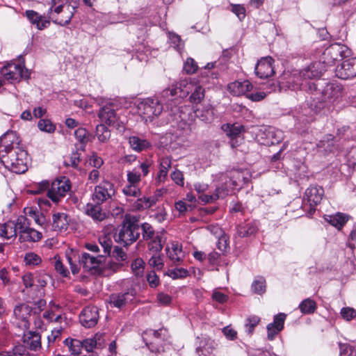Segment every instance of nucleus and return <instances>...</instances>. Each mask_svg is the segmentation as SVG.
I'll list each match as a JSON object with an SVG mask.
<instances>
[{
  "mask_svg": "<svg viewBox=\"0 0 356 356\" xmlns=\"http://www.w3.org/2000/svg\"><path fill=\"white\" fill-rule=\"evenodd\" d=\"M19 145L16 132H6L0 139V161L13 172L22 174L27 170V153Z\"/></svg>",
  "mask_w": 356,
  "mask_h": 356,
  "instance_id": "1",
  "label": "nucleus"
},
{
  "mask_svg": "<svg viewBox=\"0 0 356 356\" xmlns=\"http://www.w3.org/2000/svg\"><path fill=\"white\" fill-rule=\"evenodd\" d=\"M308 89L311 91L309 97H307L308 109H305V115H309L307 118L306 122L312 121L313 113L320 112L325 106L332 104L337 100L341 95V87L337 84H327L323 90L318 88V84L315 83H309Z\"/></svg>",
  "mask_w": 356,
  "mask_h": 356,
  "instance_id": "2",
  "label": "nucleus"
},
{
  "mask_svg": "<svg viewBox=\"0 0 356 356\" xmlns=\"http://www.w3.org/2000/svg\"><path fill=\"white\" fill-rule=\"evenodd\" d=\"M237 175L238 178L241 175L238 171L230 172L227 173H219L216 175L218 180V185L212 194H204L209 189V185L205 183L196 182L193 187L195 191L200 194L199 199L204 204L214 203L218 199H223L227 197L231 189L237 186V181L234 180Z\"/></svg>",
  "mask_w": 356,
  "mask_h": 356,
  "instance_id": "3",
  "label": "nucleus"
},
{
  "mask_svg": "<svg viewBox=\"0 0 356 356\" xmlns=\"http://www.w3.org/2000/svg\"><path fill=\"white\" fill-rule=\"evenodd\" d=\"M66 260L73 275L79 273L81 266H83L86 271L93 273L96 272L99 264L104 260V256L98 255L95 257L87 252L79 254L77 252L70 250L66 252Z\"/></svg>",
  "mask_w": 356,
  "mask_h": 356,
  "instance_id": "4",
  "label": "nucleus"
},
{
  "mask_svg": "<svg viewBox=\"0 0 356 356\" xmlns=\"http://www.w3.org/2000/svg\"><path fill=\"white\" fill-rule=\"evenodd\" d=\"M319 66L320 63H312L300 72L293 73L288 81L289 88L292 90L298 89L305 90L309 95L311 91L308 89L309 83H316L307 80L318 78L321 76V70L319 69Z\"/></svg>",
  "mask_w": 356,
  "mask_h": 356,
  "instance_id": "5",
  "label": "nucleus"
},
{
  "mask_svg": "<svg viewBox=\"0 0 356 356\" xmlns=\"http://www.w3.org/2000/svg\"><path fill=\"white\" fill-rule=\"evenodd\" d=\"M140 234V225L137 218L126 216L118 233L115 236V240L124 245H129L136 241Z\"/></svg>",
  "mask_w": 356,
  "mask_h": 356,
  "instance_id": "6",
  "label": "nucleus"
},
{
  "mask_svg": "<svg viewBox=\"0 0 356 356\" xmlns=\"http://www.w3.org/2000/svg\"><path fill=\"white\" fill-rule=\"evenodd\" d=\"M163 110V104L158 97H147L139 101L137 111L145 122H152Z\"/></svg>",
  "mask_w": 356,
  "mask_h": 356,
  "instance_id": "7",
  "label": "nucleus"
},
{
  "mask_svg": "<svg viewBox=\"0 0 356 356\" xmlns=\"http://www.w3.org/2000/svg\"><path fill=\"white\" fill-rule=\"evenodd\" d=\"M166 330L161 328L158 330H149L143 334V339L146 346L152 352L161 353L165 351L164 339Z\"/></svg>",
  "mask_w": 356,
  "mask_h": 356,
  "instance_id": "8",
  "label": "nucleus"
},
{
  "mask_svg": "<svg viewBox=\"0 0 356 356\" xmlns=\"http://www.w3.org/2000/svg\"><path fill=\"white\" fill-rule=\"evenodd\" d=\"M349 54V48L341 43H334L327 47L323 53V62L330 65L336 60L346 57Z\"/></svg>",
  "mask_w": 356,
  "mask_h": 356,
  "instance_id": "9",
  "label": "nucleus"
},
{
  "mask_svg": "<svg viewBox=\"0 0 356 356\" xmlns=\"http://www.w3.org/2000/svg\"><path fill=\"white\" fill-rule=\"evenodd\" d=\"M2 76L10 82H19L21 79H28L30 76L29 70L22 64H8L1 68Z\"/></svg>",
  "mask_w": 356,
  "mask_h": 356,
  "instance_id": "10",
  "label": "nucleus"
},
{
  "mask_svg": "<svg viewBox=\"0 0 356 356\" xmlns=\"http://www.w3.org/2000/svg\"><path fill=\"white\" fill-rule=\"evenodd\" d=\"M115 193L114 184L108 181L103 180L95 186L92 194V200L97 204H102L109 199H111Z\"/></svg>",
  "mask_w": 356,
  "mask_h": 356,
  "instance_id": "11",
  "label": "nucleus"
},
{
  "mask_svg": "<svg viewBox=\"0 0 356 356\" xmlns=\"http://www.w3.org/2000/svg\"><path fill=\"white\" fill-rule=\"evenodd\" d=\"M194 83L195 81H192L191 79L181 80L175 86H172V88L163 90L161 97L165 99H168L170 97L184 98L190 93V90Z\"/></svg>",
  "mask_w": 356,
  "mask_h": 356,
  "instance_id": "12",
  "label": "nucleus"
},
{
  "mask_svg": "<svg viewBox=\"0 0 356 356\" xmlns=\"http://www.w3.org/2000/svg\"><path fill=\"white\" fill-rule=\"evenodd\" d=\"M70 188L71 185L69 179L65 177L61 179H56L51 183V187L48 190V197L53 202H58L60 198L65 196L70 191Z\"/></svg>",
  "mask_w": 356,
  "mask_h": 356,
  "instance_id": "13",
  "label": "nucleus"
},
{
  "mask_svg": "<svg viewBox=\"0 0 356 356\" xmlns=\"http://www.w3.org/2000/svg\"><path fill=\"white\" fill-rule=\"evenodd\" d=\"M324 195V190L318 186H311L307 188L305 193L304 201L309 204V214L312 215L315 211V207L321 202Z\"/></svg>",
  "mask_w": 356,
  "mask_h": 356,
  "instance_id": "14",
  "label": "nucleus"
},
{
  "mask_svg": "<svg viewBox=\"0 0 356 356\" xmlns=\"http://www.w3.org/2000/svg\"><path fill=\"white\" fill-rule=\"evenodd\" d=\"M336 76L341 79L356 76V57L344 60L336 69Z\"/></svg>",
  "mask_w": 356,
  "mask_h": 356,
  "instance_id": "15",
  "label": "nucleus"
},
{
  "mask_svg": "<svg viewBox=\"0 0 356 356\" xmlns=\"http://www.w3.org/2000/svg\"><path fill=\"white\" fill-rule=\"evenodd\" d=\"M98 320V309L94 306L85 307L79 315V321L81 324L86 328H91L95 326Z\"/></svg>",
  "mask_w": 356,
  "mask_h": 356,
  "instance_id": "16",
  "label": "nucleus"
},
{
  "mask_svg": "<svg viewBox=\"0 0 356 356\" xmlns=\"http://www.w3.org/2000/svg\"><path fill=\"white\" fill-rule=\"evenodd\" d=\"M222 129L229 138V143L232 147H238L242 140L241 134L243 131V127L239 124H225L222 126Z\"/></svg>",
  "mask_w": 356,
  "mask_h": 356,
  "instance_id": "17",
  "label": "nucleus"
},
{
  "mask_svg": "<svg viewBox=\"0 0 356 356\" xmlns=\"http://www.w3.org/2000/svg\"><path fill=\"white\" fill-rule=\"evenodd\" d=\"M165 252L170 260L176 265L180 264L185 257V252L182 250L181 244L177 241L168 243Z\"/></svg>",
  "mask_w": 356,
  "mask_h": 356,
  "instance_id": "18",
  "label": "nucleus"
},
{
  "mask_svg": "<svg viewBox=\"0 0 356 356\" xmlns=\"http://www.w3.org/2000/svg\"><path fill=\"white\" fill-rule=\"evenodd\" d=\"M273 58L266 56L259 60L255 66V73L261 79H266L274 74L273 67Z\"/></svg>",
  "mask_w": 356,
  "mask_h": 356,
  "instance_id": "19",
  "label": "nucleus"
},
{
  "mask_svg": "<svg viewBox=\"0 0 356 356\" xmlns=\"http://www.w3.org/2000/svg\"><path fill=\"white\" fill-rule=\"evenodd\" d=\"M135 295V290L134 289H129L123 293H112L109 296L108 302L113 307L120 309L129 301H131Z\"/></svg>",
  "mask_w": 356,
  "mask_h": 356,
  "instance_id": "20",
  "label": "nucleus"
},
{
  "mask_svg": "<svg viewBox=\"0 0 356 356\" xmlns=\"http://www.w3.org/2000/svg\"><path fill=\"white\" fill-rule=\"evenodd\" d=\"M286 315L280 313L274 316L273 322L267 325L268 339L273 340L275 336L282 330Z\"/></svg>",
  "mask_w": 356,
  "mask_h": 356,
  "instance_id": "21",
  "label": "nucleus"
},
{
  "mask_svg": "<svg viewBox=\"0 0 356 356\" xmlns=\"http://www.w3.org/2000/svg\"><path fill=\"white\" fill-rule=\"evenodd\" d=\"M253 88L252 84L248 81H234L228 85V90L234 96L245 95Z\"/></svg>",
  "mask_w": 356,
  "mask_h": 356,
  "instance_id": "22",
  "label": "nucleus"
},
{
  "mask_svg": "<svg viewBox=\"0 0 356 356\" xmlns=\"http://www.w3.org/2000/svg\"><path fill=\"white\" fill-rule=\"evenodd\" d=\"M13 312L16 318L22 321V325L28 328L29 326V318L33 312L32 308L29 305L23 303L17 305L15 307Z\"/></svg>",
  "mask_w": 356,
  "mask_h": 356,
  "instance_id": "23",
  "label": "nucleus"
},
{
  "mask_svg": "<svg viewBox=\"0 0 356 356\" xmlns=\"http://www.w3.org/2000/svg\"><path fill=\"white\" fill-rule=\"evenodd\" d=\"M100 205L88 203L85 207V213L95 222H102L108 216L106 212L102 211Z\"/></svg>",
  "mask_w": 356,
  "mask_h": 356,
  "instance_id": "24",
  "label": "nucleus"
},
{
  "mask_svg": "<svg viewBox=\"0 0 356 356\" xmlns=\"http://www.w3.org/2000/svg\"><path fill=\"white\" fill-rule=\"evenodd\" d=\"M197 118L206 123H211L214 120L213 107L210 104L202 105L194 110Z\"/></svg>",
  "mask_w": 356,
  "mask_h": 356,
  "instance_id": "25",
  "label": "nucleus"
},
{
  "mask_svg": "<svg viewBox=\"0 0 356 356\" xmlns=\"http://www.w3.org/2000/svg\"><path fill=\"white\" fill-rule=\"evenodd\" d=\"M23 342L31 350L37 351L41 348V337L36 332H27L23 336Z\"/></svg>",
  "mask_w": 356,
  "mask_h": 356,
  "instance_id": "26",
  "label": "nucleus"
},
{
  "mask_svg": "<svg viewBox=\"0 0 356 356\" xmlns=\"http://www.w3.org/2000/svg\"><path fill=\"white\" fill-rule=\"evenodd\" d=\"M98 115L101 121L108 125L113 124L117 120L115 110L112 104H107L102 107Z\"/></svg>",
  "mask_w": 356,
  "mask_h": 356,
  "instance_id": "27",
  "label": "nucleus"
},
{
  "mask_svg": "<svg viewBox=\"0 0 356 356\" xmlns=\"http://www.w3.org/2000/svg\"><path fill=\"white\" fill-rule=\"evenodd\" d=\"M104 334L97 333L93 337L81 341L83 348L87 352H92L95 348H102L104 343Z\"/></svg>",
  "mask_w": 356,
  "mask_h": 356,
  "instance_id": "28",
  "label": "nucleus"
},
{
  "mask_svg": "<svg viewBox=\"0 0 356 356\" xmlns=\"http://www.w3.org/2000/svg\"><path fill=\"white\" fill-rule=\"evenodd\" d=\"M157 202V198L155 195L142 197L138 199L132 204L134 211H140L151 208Z\"/></svg>",
  "mask_w": 356,
  "mask_h": 356,
  "instance_id": "29",
  "label": "nucleus"
},
{
  "mask_svg": "<svg viewBox=\"0 0 356 356\" xmlns=\"http://www.w3.org/2000/svg\"><path fill=\"white\" fill-rule=\"evenodd\" d=\"M168 115H170V118L168 120V123L172 122L179 123V127L184 129L188 126L186 114L180 108L174 107L168 112Z\"/></svg>",
  "mask_w": 356,
  "mask_h": 356,
  "instance_id": "30",
  "label": "nucleus"
},
{
  "mask_svg": "<svg viewBox=\"0 0 356 356\" xmlns=\"http://www.w3.org/2000/svg\"><path fill=\"white\" fill-rule=\"evenodd\" d=\"M52 226L55 231L62 232L67 229L69 217L65 213H56L53 215Z\"/></svg>",
  "mask_w": 356,
  "mask_h": 356,
  "instance_id": "31",
  "label": "nucleus"
},
{
  "mask_svg": "<svg viewBox=\"0 0 356 356\" xmlns=\"http://www.w3.org/2000/svg\"><path fill=\"white\" fill-rule=\"evenodd\" d=\"M263 134L266 137V140L263 142V143L266 145H271L275 143H278L282 138V131L280 130H275L273 127L265 129Z\"/></svg>",
  "mask_w": 356,
  "mask_h": 356,
  "instance_id": "32",
  "label": "nucleus"
},
{
  "mask_svg": "<svg viewBox=\"0 0 356 356\" xmlns=\"http://www.w3.org/2000/svg\"><path fill=\"white\" fill-rule=\"evenodd\" d=\"M334 137L331 135H325L321 140L316 143V147L318 151L329 153L333 152L334 149Z\"/></svg>",
  "mask_w": 356,
  "mask_h": 356,
  "instance_id": "33",
  "label": "nucleus"
},
{
  "mask_svg": "<svg viewBox=\"0 0 356 356\" xmlns=\"http://www.w3.org/2000/svg\"><path fill=\"white\" fill-rule=\"evenodd\" d=\"M129 143L131 147L138 152L145 150L151 147V143L149 141L136 136H132L129 138Z\"/></svg>",
  "mask_w": 356,
  "mask_h": 356,
  "instance_id": "34",
  "label": "nucleus"
},
{
  "mask_svg": "<svg viewBox=\"0 0 356 356\" xmlns=\"http://www.w3.org/2000/svg\"><path fill=\"white\" fill-rule=\"evenodd\" d=\"M348 216L342 213H337L334 215L326 216L325 217L326 221L338 229H341L348 221Z\"/></svg>",
  "mask_w": 356,
  "mask_h": 356,
  "instance_id": "35",
  "label": "nucleus"
},
{
  "mask_svg": "<svg viewBox=\"0 0 356 356\" xmlns=\"http://www.w3.org/2000/svg\"><path fill=\"white\" fill-rule=\"evenodd\" d=\"M204 89L198 83L195 82L193 83V87L190 90L191 92L189 97V100L191 103L199 104L204 97Z\"/></svg>",
  "mask_w": 356,
  "mask_h": 356,
  "instance_id": "36",
  "label": "nucleus"
},
{
  "mask_svg": "<svg viewBox=\"0 0 356 356\" xmlns=\"http://www.w3.org/2000/svg\"><path fill=\"white\" fill-rule=\"evenodd\" d=\"M17 233L14 221H8L0 225V236L6 239L16 237Z\"/></svg>",
  "mask_w": 356,
  "mask_h": 356,
  "instance_id": "37",
  "label": "nucleus"
},
{
  "mask_svg": "<svg viewBox=\"0 0 356 356\" xmlns=\"http://www.w3.org/2000/svg\"><path fill=\"white\" fill-rule=\"evenodd\" d=\"M74 136L80 143L79 149L84 151L87 143L90 140V134L85 128L79 127L75 130Z\"/></svg>",
  "mask_w": 356,
  "mask_h": 356,
  "instance_id": "38",
  "label": "nucleus"
},
{
  "mask_svg": "<svg viewBox=\"0 0 356 356\" xmlns=\"http://www.w3.org/2000/svg\"><path fill=\"white\" fill-rule=\"evenodd\" d=\"M147 254H161L163 249L161 243V237L160 235H156L154 239L147 241Z\"/></svg>",
  "mask_w": 356,
  "mask_h": 356,
  "instance_id": "39",
  "label": "nucleus"
},
{
  "mask_svg": "<svg viewBox=\"0 0 356 356\" xmlns=\"http://www.w3.org/2000/svg\"><path fill=\"white\" fill-rule=\"evenodd\" d=\"M42 233L33 229L29 227L26 232H24L22 234L20 235L19 240L21 241H32L36 242L40 241L42 238Z\"/></svg>",
  "mask_w": 356,
  "mask_h": 356,
  "instance_id": "40",
  "label": "nucleus"
},
{
  "mask_svg": "<svg viewBox=\"0 0 356 356\" xmlns=\"http://www.w3.org/2000/svg\"><path fill=\"white\" fill-rule=\"evenodd\" d=\"M99 243L103 248L106 255H111L113 248L112 236L110 234H104L99 237Z\"/></svg>",
  "mask_w": 356,
  "mask_h": 356,
  "instance_id": "41",
  "label": "nucleus"
},
{
  "mask_svg": "<svg viewBox=\"0 0 356 356\" xmlns=\"http://www.w3.org/2000/svg\"><path fill=\"white\" fill-rule=\"evenodd\" d=\"M258 230L255 222H250L238 227V234L241 237H248L255 234Z\"/></svg>",
  "mask_w": 356,
  "mask_h": 356,
  "instance_id": "42",
  "label": "nucleus"
},
{
  "mask_svg": "<svg viewBox=\"0 0 356 356\" xmlns=\"http://www.w3.org/2000/svg\"><path fill=\"white\" fill-rule=\"evenodd\" d=\"M171 167V160L168 157H163L161 160L160 170L158 173V178L160 181H164L168 176L169 168Z\"/></svg>",
  "mask_w": 356,
  "mask_h": 356,
  "instance_id": "43",
  "label": "nucleus"
},
{
  "mask_svg": "<svg viewBox=\"0 0 356 356\" xmlns=\"http://www.w3.org/2000/svg\"><path fill=\"white\" fill-rule=\"evenodd\" d=\"M299 308L302 314H313L316 309V303L311 298H307L300 303Z\"/></svg>",
  "mask_w": 356,
  "mask_h": 356,
  "instance_id": "44",
  "label": "nucleus"
},
{
  "mask_svg": "<svg viewBox=\"0 0 356 356\" xmlns=\"http://www.w3.org/2000/svg\"><path fill=\"white\" fill-rule=\"evenodd\" d=\"M252 291L257 294L261 295L266 291V280L261 276L255 277L252 283Z\"/></svg>",
  "mask_w": 356,
  "mask_h": 356,
  "instance_id": "45",
  "label": "nucleus"
},
{
  "mask_svg": "<svg viewBox=\"0 0 356 356\" xmlns=\"http://www.w3.org/2000/svg\"><path fill=\"white\" fill-rule=\"evenodd\" d=\"M122 193L126 197H138L141 195V191L138 185L127 184L122 188Z\"/></svg>",
  "mask_w": 356,
  "mask_h": 356,
  "instance_id": "46",
  "label": "nucleus"
},
{
  "mask_svg": "<svg viewBox=\"0 0 356 356\" xmlns=\"http://www.w3.org/2000/svg\"><path fill=\"white\" fill-rule=\"evenodd\" d=\"M140 227L142 230V236L143 240L147 241L156 238V236L157 234H156L154 229L150 224L147 222H144L141 225Z\"/></svg>",
  "mask_w": 356,
  "mask_h": 356,
  "instance_id": "47",
  "label": "nucleus"
},
{
  "mask_svg": "<svg viewBox=\"0 0 356 356\" xmlns=\"http://www.w3.org/2000/svg\"><path fill=\"white\" fill-rule=\"evenodd\" d=\"M96 135L101 143H106L111 137V132L105 125L99 124L97 126Z\"/></svg>",
  "mask_w": 356,
  "mask_h": 356,
  "instance_id": "48",
  "label": "nucleus"
},
{
  "mask_svg": "<svg viewBox=\"0 0 356 356\" xmlns=\"http://www.w3.org/2000/svg\"><path fill=\"white\" fill-rule=\"evenodd\" d=\"M15 225L16 226L17 232H18L20 236L29 227L30 222L27 218L21 216L15 222Z\"/></svg>",
  "mask_w": 356,
  "mask_h": 356,
  "instance_id": "49",
  "label": "nucleus"
},
{
  "mask_svg": "<svg viewBox=\"0 0 356 356\" xmlns=\"http://www.w3.org/2000/svg\"><path fill=\"white\" fill-rule=\"evenodd\" d=\"M54 268L56 271L60 274L63 277H67L70 275V272L67 268L65 266L63 261L60 259V257H54Z\"/></svg>",
  "mask_w": 356,
  "mask_h": 356,
  "instance_id": "50",
  "label": "nucleus"
},
{
  "mask_svg": "<svg viewBox=\"0 0 356 356\" xmlns=\"http://www.w3.org/2000/svg\"><path fill=\"white\" fill-rule=\"evenodd\" d=\"M148 255L149 256L148 264L150 266L155 268L157 270L163 268L164 264L161 254H151Z\"/></svg>",
  "mask_w": 356,
  "mask_h": 356,
  "instance_id": "51",
  "label": "nucleus"
},
{
  "mask_svg": "<svg viewBox=\"0 0 356 356\" xmlns=\"http://www.w3.org/2000/svg\"><path fill=\"white\" fill-rule=\"evenodd\" d=\"M198 66L195 60L188 58L184 63L183 70L188 74H193L197 72Z\"/></svg>",
  "mask_w": 356,
  "mask_h": 356,
  "instance_id": "52",
  "label": "nucleus"
},
{
  "mask_svg": "<svg viewBox=\"0 0 356 356\" xmlns=\"http://www.w3.org/2000/svg\"><path fill=\"white\" fill-rule=\"evenodd\" d=\"M144 265L145 262L142 259H136L131 263V270L133 273L137 277L142 276L144 272Z\"/></svg>",
  "mask_w": 356,
  "mask_h": 356,
  "instance_id": "53",
  "label": "nucleus"
},
{
  "mask_svg": "<svg viewBox=\"0 0 356 356\" xmlns=\"http://www.w3.org/2000/svg\"><path fill=\"white\" fill-rule=\"evenodd\" d=\"M168 40L170 44L177 51H180L183 48V42L179 35L169 32Z\"/></svg>",
  "mask_w": 356,
  "mask_h": 356,
  "instance_id": "54",
  "label": "nucleus"
},
{
  "mask_svg": "<svg viewBox=\"0 0 356 356\" xmlns=\"http://www.w3.org/2000/svg\"><path fill=\"white\" fill-rule=\"evenodd\" d=\"M38 127L42 131L52 133L55 130V126L53 123L47 119H42L38 122Z\"/></svg>",
  "mask_w": 356,
  "mask_h": 356,
  "instance_id": "55",
  "label": "nucleus"
},
{
  "mask_svg": "<svg viewBox=\"0 0 356 356\" xmlns=\"http://www.w3.org/2000/svg\"><path fill=\"white\" fill-rule=\"evenodd\" d=\"M259 320V318L256 316L248 318L245 327V331L248 334H251L252 333L254 327L258 325Z\"/></svg>",
  "mask_w": 356,
  "mask_h": 356,
  "instance_id": "56",
  "label": "nucleus"
},
{
  "mask_svg": "<svg viewBox=\"0 0 356 356\" xmlns=\"http://www.w3.org/2000/svg\"><path fill=\"white\" fill-rule=\"evenodd\" d=\"M127 176L128 184H130L138 185L141 180V175L136 169L128 171Z\"/></svg>",
  "mask_w": 356,
  "mask_h": 356,
  "instance_id": "57",
  "label": "nucleus"
},
{
  "mask_svg": "<svg viewBox=\"0 0 356 356\" xmlns=\"http://www.w3.org/2000/svg\"><path fill=\"white\" fill-rule=\"evenodd\" d=\"M24 261L27 265L37 266L41 262V258L37 254L28 252L25 254Z\"/></svg>",
  "mask_w": 356,
  "mask_h": 356,
  "instance_id": "58",
  "label": "nucleus"
},
{
  "mask_svg": "<svg viewBox=\"0 0 356 356\" xmlns=\"http://www.w3.org/2000/svg\"><path fill=\"white\" fill-rule=\"evenodd\" d=\"M112 257L118 261H125L127 259V253L120 248L115 246L111 250Z\"/></svg>",
  "mask_w": 356,
  "mask_h": 356,
  "instance_id": "59",
  "label": "nucleus"
},
{
  "mask_svg": "<svg viewBox=\"0 0 356 356\" xmlns=\"http://www.w3.org/2000/svg\"><path fill=\"white\" fill-rule=\"evenodd\" d=\"M188 272L183 268H177L169 271L168 275L172 279L184 278L187 277Z\"/></svg>",
  "mask_w": 356,
  "mask_h": 356,
  "instance_id": "60",
  "label": "nucleus"
},
{
  "mask_svg": "<svg viewBox=\"0 0 356 356\" xmlns=\"http://www.w3.org/2000/svg\"><path fill=\"white\" fill-rule=\"evenodd\" d=\"M82 348V341L78 339H74L69 348V351L73 356H79L81 353Z\"/></svg>",
  "mask_w": 356,
  "mask_h": 356,
  "instance_id": "61",
  "label": "nucleus"
},
{
  "mask_svg": "<svg viewBox=\"0 0 356 356\" xmlns=\"http://www.w3.org/2000/svg\"><path fill=\"white\" fill-rule=\"evenodd\" d=\"M342 318L346 321H351L356 317V311L351 307H343L340 312Z\"/></svg>",
  "mask_w": 356,
  "mask_h": 356,
  "instance_id": "62",
  "label": "nucleus"
},
{
  "mask_svg": "<svg viewBox=\"0 0 356 356\" xmlns=\"http://www.w3.org/2000/svg\"><path fill=\"white\" fill-rule=\"evenodd\" d=\"M232 11L242 20L245 17V8L241 4H232Z\"/></svg>",
  "mask_w": 356,
  "mask_h": 356,
  "instance_id": "63",
  "label": "nucleus"
},
{
  "mask_svg": "<svg viewBox=\"0 0 356 356\" xmlns=\"http://www.w3.org/2000/svg\"><path fill=\"white\" fill-rule=\"evenodd\" d=\"M171 179L177 185L183 186L184 184V175L181 171L175 170L171 173Z\"/></svg>",
  "mask_w": 356,
  "mask_h": 356,
  "instance_id": "64",
  "label": "nucleus"
}]
</instances>
